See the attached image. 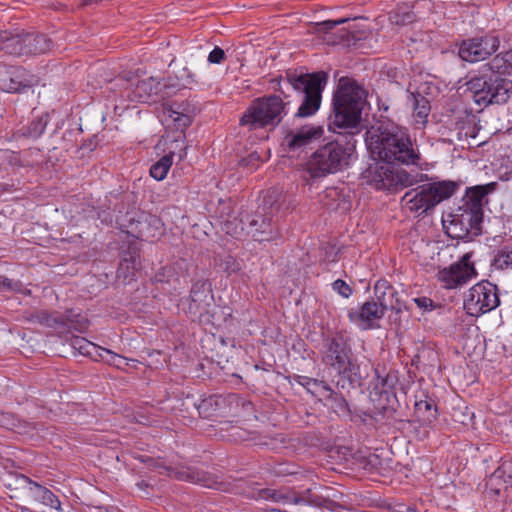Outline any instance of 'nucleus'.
<instances>
[{
  "instance_id": "1a4fd4ad",
  "label": "nucleus",
  "mask_w": 512,
  "mask_h": 512,
  "mask_svg": "<svg viewBox=\"0 0 512 512\" xmlns=\"http://www.w3.org/2000/svg\"><path fill=\"white\" fill-rule=\"evenodd\" d=\"M449 218L450 220H443V225L450 237L471 239L481 234L483 213L460 206L455 213L449 215Z\"/></svg>"
},
{
  "instance_id": "2eb2a0df",
  "label": "nucleus",
  "mask_w": 512,
  "mask_h": 512,
  "mask_svg": "<svg viewBox=\"0 0 512 512\" xmlns=\"http://www.w3.org/2000/svg\"><path fill=\"white\" fill-rule=\"evenodd\" d=\"M385 310L372 300L366 301L358 310H350L348 317L359 328L368 330L376 327V322L383 318Z\"/></svg>"
},
{
  "instance_id": "423d86ee",
  "label": "nucleus",
  "mask_w": 512,
  "mask_h": 512,
  "mask_svg": "<svg viewBox=\"0 0 512 512\" xmlns=\"http://www.w3.org/2000/svg\"><path fill=\"white\" fill-rule=\"evenodd\" d=\"M384 162L375 167L371 183L378 190L398 191L424 181L426 175L419 172H408L394 165Z\"/></svg>"
},
{
  "instance_id": "6e6552de",
  "label": "nucleus",
  "mask_w": 512,
  "mask_h": 512,
  "mask_svg": "<svg viewBox=\"0 0 512 512\" xmlns=\"http://www.w3.org/2000/svg\"><path fill=\"white\" fill-rule=\"evenodd\" d=\"M500 303L497 286L481 281L464 295V308L471 316H480L495 309Z\"/></svg>"
},
{
  "instance_id": "c9c22d12",
  "label": "nucleus",
  "mask_w": 512,
  "mask_h": 512,
  "mask_svg": "<svg viewBox=\"0 0 512 512\" xmlns=\"http://www.w3.org/2000/svg\"><path fill=\"white\" fill-rule=\"evenodd\" d=\"M493 266L501 270L512 269V248L500 249L493 260Z\"/></svg>"
},
{
  "instance_id": "0eeeda50",
  "label": "nucleus",
  "mask_w": 512,
  "mask_h": 512,
  "mask_svg": "<svg viewBox=\"0 0 512 512\" xmlns=\"http://www.w3.org/2000/svg\"><path fill=\"white\" fill-rule=\"evenodd\" d=\"M326 347L325 364L338 376L350 382L355 381L359 367L352 358V351L347 342L341 337H335L328 340Z\"/></svg>"
},
{
  "instance_id": "9d476101",
  "label": "nucleus",
  "mask_w": 512,
  "mask_h": 512,
  "mask_svg": "<svg viewBox=\"0 0 512 512\" xmlns=\"http://www.w3.org/2000/svg\"><path fill=\"white\" fill-rule=\"evenodd\" d=\"M499 47V37L494 34H486L464 40L459 47V56L466 62H480L488 59Z\"/></svg>"
},
{
  "instance_id": "f257e3e1",
  "label": "nucleus",
  "mask_w": 512,
  "mask_h": 512,
  "mask_svg": "<svg viewBox=\"0 0 512 512\" xmlns=\"http://www.w3.org/2000/svg\"><path fill=\"white\" fill-rule=\"evenodd\" d=\"M365 104V91L355 82L341 79L333 97V112L329 129L344 134L341 138L317 149L307 163L312 177L337 173L349 165L356 148L354 135L360 132L361 111Z\"/></svg>"
},
{
  "instance_id": "de8ad7c7",
  "label": "nucleus",
  "mask_w": 512,
  "mask_h": 512,
  "mask_svg": "<svg viewBox=\"0 0 512 512\" xmlns=\"http://www.w3.org/2000/svg\"><path fill=\"white\" fill-rule=\"evenodd\" d=\"M181 79H183V80H184V76H181ZM196 82H197V81H196V79H195L194 75H193V74L188 73V74H187V78L185 79V84H186V85H192V84H194V83H196Z\"/></svg>"
},
{
  "instance_id": "dca6fc26",
  "label": "nucleus",
  "mask_w": 512,
  "mask_h": 512,
  "mask_svg": "<svg viewBox=\"0 0 512 512\" xmlns=\"http://www.w3.org/2000/svg\"><path fill=\"white\" fill-rule=\"evenodd\" d=\"M497 182H490L485 185H476L466 189L462 199L463 207L477 213H483V206L487 203V195L497 189Z\"/></svg>"
},
{
  "instance_id": "ea45409f",
  "label": "nucleus",
  "mask_w": 512,
  "mask_h": 512,
  "mask_svg": "<svg viewBox=\"0 0 512 512\" xmlns=\"http://www.w3.org/2000/svg\"><path fill=\"white\" fill-rule=\"evenodd\" d=\"M349 19L348 18H341L338 20H327L321 23L317 24V29L319 32H328L332 29H334L337 25L346 23Z\"/></svg>"
},
{
  "instance_id": "a18cd8bd",
  "label": "nucleus",
  "mask_w": 512,
  "mask_h": 512,
  "mask_svg": "<svg viewBox=\"0 0 512 512\" xmlns=\"http://www.w3.org/2000/svg\"><path fill=\"white\" fill-rule=\"evenodd\" d=\"M414 302L419 308L430 309L432 307V300L427 297L415 298Z\"/></svg>"
},
{
  "instance_id": "72a5a7b5",
  "label": "nucleus",
  "mask_w": 512,
  "mask_h": 512,
  "mask_svg": "<svg viewBox=\"0 0 512 512\" xmlns=\"http://www.w3.org/2000/svg\"><path fill=\"white\" fill-rule=\"evenodd\" d=\"M100 351L101 352L99 353V358L102 361L119 369H124L129 365L130 361L134 362V360L123 357L109 349L102 348Z\"/></svg>"
},
{
  "instance_id": "6ab92c4d",
  "label": "nucleus",
  "mask_w": 512,
  "mask_h": 512,
  "mask_svg": "<svg viewBox=\"0 0 512 512\" xmlns=\"http://www.w3.org/2000/svg\"><path fill=\"white\" fill-rule=\"evenodd\" d=\"M375 299L374 303L382 307L383 310L395 309L398 302L394 288L386 281H379L374 286Z\"/></svg>"
},
{
  "instance_id": "a878e982",
  "label": "nucleus",
  "mask_w": 512,
  "mask_h": 512,
  "mask_svg": "<svg viewBox=\"0 0 512 512\" xmlns=\"http://www.w3.org/2000/svg\"><path fill=\"white\" fill-rule=\"evenodd\" d=\"M300 379L302 381H299V383L306 387L307 391L319 400L332 397L333 391L325 382L308 377H300Z\"/></svg>"
},
{
  "instance_id": "bb28decb",
  "label": "nucleus",
  "mask_w": 512,
  "mask_h": 512,
  "mask_svg": "<svg viewBox=\"0 0 512 512\" xmlns=\"http://www.w3.org/2000/svg\"><path fill=\"white\" fill-rule=\"evenodd\" d=\"M487 67L493 73L502 75L512 74V49L497 54L489 63H487Z\"/></svg>"
},
{
  "instance_id": "603ef678",
  "label": "nucleus",
  "mask_w": 512,
  "mask_h": 512,
  "mask_svg": "<svg viewBox=\"0 0 512 512\" xmlns=\"http://www.w3.org/2000/svg\"><path fill=\"white\" fill-rule=\"evenodd\" d=\"M131 264H132V270H135V260H133V261L131 262Z\"/></svg>"
},
{
  "instance_id": "864d4df0",
  "label": "nucleus",
  "mask_w": 512,
  "mask_h": 512,
  "mask_svg": "<svg viewBox=\"0 0 512 512\" xmlns=\"http://www.w3.org/2000/svg\"><path fill=\"white\" fill-rule=\"evenodd\" d=\"M495 478H496V476H495V475H494V476H492V477L490 478V482H493V481L495 480Z\"/></svg>"
},
{
  "instance_id": "473e14b6",
  "label": "nucleus",
  "mask_w": 512,
  "mask_h": 512,
  "mask_svg": "<svg viewBox=\"0 0 512 512\" xmlns=\"http://www.w3.org/2000/svg\"><path fill=\"white\" fill-rule=\"evenodd\" d=\"M173 162L172 155H165L156 163H154L150 168V175L157 181L163 180L168 171L171 168Z\"/></svg>"
},
{
  "instance_id": "f03ea898",
  "label": "nucleus",
  "mask_w": 512,
  "mask_h": 512,
  "mask_svg": "<svg viewBox=\"0 0 512 512\" xmlns=\"http://www.w3.org/2000/svg\"><path fill=\"white\" fill-rule=\"evenodd\" d=\"M326 80L327 75L324 72L308 74L288 71L279 82V90L283 98L280 95H270L254 100L241 117L240 124L248 126L250 130L278 125L289 111V96L283 90L288 86L302 96V103L296 116H312L320 108L321 93Z\"/></svg>"
},
{
  "instance_id": "2f4dec72",
  "label": "nucleus",
  "mask_w": 512,
  "mask_h": 512,
  "mask_svg": "<svg viewBox=\"0 0 512 512\" xmlns=\"http://www.w3.org/2000/svg\"><path fill=\"white\" fill-rule=\"evenodd\" d=\"M71 346L82 355H89L93 357H99L103 347L95 345L94 343L86 340L83 337H74L71 342Z\"/></svg>"
},
{
  "instance_id": "5701e85b",
  "label": "nucleus",
  "mask_w": 512,
  "mask_h": 512,
  "mask_svg": "<svg viewBox=\"0 0 512 512\" xmlns=\"http://www.w3.org/2000/svg\"><path fill=\"white\" fill-rule=\"evenodd\" d=\"M237 400V396L235 394H230L226 397L221 395L211 396L207 399L201 401L198 405V411L200 415L204 417H210L215 413L222 412V406L226 403H232Z\"/></svg>"
},
{
  "instance_id": "5fc2aeb1",
  "label": "nucleus",
  "mask_w": 512,
  "mask_h": 512,
  "mask_svg": "<svg viewBox=\"0 0 512 512\" xmlns=\"http://www.w3.org/2000/svg\"><path fill=\"white\" fill-rule=\"evenodd\" d=\"M2 187H3V186H2V185H0V190L2 189Z\"/></svg>"
},
{
  "instance_id": "20e7f679",
  "label": "nucleus",
  "mask_w": 512,
  "mask_h": 512,
  "mask_svg": "<svg viewBox=\"0 0 512 512\" xmlns=\"http://www.w3.org/2000/svg\"><path fill=\"white\" fill-rule=\"evenodd\" d=\"M456 190L457 184L453 181L424 184L406 192L402 202L411 212L422 215L450 198Z\"/></svg>"
},
{
  "instance_id": "58836bf2",
  "label": "nucleus",
  "mask_w": 512,
  "mask_h": 512,
  "mask_svg": "<svg viewBox=\"0 0 512 512\" xmlns=\"http://www.w3.org/2000/svg\"><path fill=\"white\" fill-rule=\"evenodd\" d=\"M332 287L334 291L344 298H349L352 294V288L341 279L334 281Z\"/></svg>"
},
{
  "instance_id": "8fccbe9b",
  "label": "nucleus",
  "mask_w": 512,
  "mask_h": 512,
  "mask_svg": "<svg viewBox=\"0 0 512 512\" xmlns=\"http://www.w3.org/2000/svg\"><path fill=\"white\" fill-rule=\"evenodd\" d=\"M249 159L252 161V160H259V156L257 153H252L250 156H249Z\"/></svg>"
},
{
  "instance_id": "e433bc0d",
  "label": "nucleus",
  "mask_w": 512,
  "mask_h": 512,
  "mask_svg": "<svg viewBox=\"0 0 512 512\" xmlns=\"http://www.w3.org/2000/svg\"><path fill=\"white\" fill-rule=\"evenodd\" d=\"M47 123V116H41L33 120L27 127L24 135L33 139L39 138L44 133Z\"/></svg>"
},
{
  "instance_id": "c85d7f7f",
  "label": "nucleus",
  "mask_w": 512,
  "mask_h": 512,
  "mask_svg": "<svg viewBox=\"0 0 512 512\" xmlns=\"http://www.w3.org/2000/svg\"><path fill=\"white\" fill-rule=\"evenodd\" d=\"M63 322L64 325L62 332H70L73 330L77 332H84L88 327L87 318L81 314H77L72 311H69L64 314Z\"/></svg>"
},
{
  "instance_id": "4468645a",
  "label": "nucleus",
  "mask_w": 512,
  "mask_h": 512,
  "mask_svg": "<svg viewBox=\"0 0 512 512\" xmlns=\"http://www.w3.org/2000/svg\"><path fill=\"white\" fill-rule=\"evenodd\" d=\"M17 484L25 489L28 495L36 502L46 507L55 509L57 512H63L61 502L58 497L48 488L31 480L29 477L20 474L16 477Z\"/></svg>"
},
{
  "instance_id": "37998d69",
  "label": "nucleus",
  "mask_w": 512,
  "mask_h": 512,
  "mask_svg": "<svg viewBox=\"0 0 512 512\" xmlns=\"http://www.w3.org/2000/svg\"><path fill=\"white\" fill-rule=\"evenodd\" d=\"M0 285H2L3 287H5L6 289H8L10 291L21 292L23 290V285L21 282L13 281L8 278H4L0 282Z\"/></svg>"
},
{
  "instance_id": "3c124183",
  "label": "nucleus",
  "mask_w": 512,
  "mask_h": 512,
  "mask_svg": "<svg viewBox=\"0 0 512 512\" xmlns=\"http://www.w3.org/2000/svg\"><path fill=\"white\" fill-rule=\"evenodd\" d=\"M379 408H380V409H382L383 411H385V410H386V406H385V404H380V407H379Z\"/></svg>"
},
{
  "instance_id": "393cba45",
  "label": "nucleus",
  "mask_w": 512,
  "mask_h": 512,
  "mask_svg": "<svg viewBox=\"0 0 512 512\" xmlns=\"http://www.w3.org/2000/svg\"><path fill=\"white\" fill-rule=\"evenodd\" d=\"M26 55L45 53L51 48V41L43 34L24 33Z\"/></svg>"
},
{
  "instance_id": "ddd939ff",
  "label": "nucleus",
  "mask_w": 512,
  "mask_h": 512,
  "mask_svg": "<svg viewBox=\"0 0 512 512\" xmlns=\"http://www.w3.org/2000/svg\"><path fill=\"white\" fill-rule=\"evenodd\" d=\"M33 85V76L24 68L0 63V90L17 93Z\"/></svg>"
},
{
  "instance_id": "7c9ffc66",
  "label": "nucleus",
  "mask_w": 512,
  "mask_h": 512,
  "mask_svg": "<svg viewBox=\"0 0 512 512\" xmlns=\"http://www.w3.org/2000/svg\"><path fill=\"white\" fill-rule=\"evenodd\" d=\"M414 115L419 118L418 122L424 124L430 111L429 101L420 94L412 93L409 98Z\"/></svg>"
},
{
  "instance_id": "a211bd4d",
  "label": "nucleus",
  "mask_w": 512,
  "mask_h": 512,
  "mask_svg": "<svg viewBox=\"0 0 512 512\" xmlns=\"http://www.w3.org/2000/svg\"><path fill=\"white\" fill-rule=\"evenodd\" d=\"M161 89L160 81L155 77L139 81L132 90H126L130 101L146 102L156 96Z\"/></svg>"
},
{
  "instance_id": "39448f33",
  "label": "nucleus",
  "mask_w": 512,
  "mask_h": 512,
  "mask_svg": "<svg viewBox=\"0 0 512 512\" xmlns=\"http://www.w3.org/2000/svg\"><path fill=\"white\" fill-rule=\"evenodd\" d=\"M467 90L478 105H501L512 102V80L502 77L477 76L467 83Z\"/></svg>"
},
{
  "instance_id": "49530a36",
  "label": "nucleus",
  "mask_w": 512,
  "mask_h": 512,
  "mask_svg": "<svg viewBox=\"0 0 512 512\" xmlns=\"http://www.w3.org/2000/svg\"><path fill=\"white\" fill-rule=\"evenodd\" d=\"M130 269V262L128 259H124L119 266L118 273L119 276L123 275L124 277H127Z\"/></svg>"
},
{
  "instance_id": "aec40b11",
  "label": "nucleus",
  "mask_w": 512,
  "mask_h": 512,
  "mask_svg": "<svg viewBox=\"0 0 512 512\" xmlns=\"http://www.w3.org/2000/svg\"><path fill=\"white\" fill-rule=\"evenodd\" d=\"M376 377L373 380L370 396L375 401V397H379L380 401L389 402L392 390L395 384V378L390 375L381 376L379 371L375 370Z\"/></svg>"
},
{
  "instance_id": "a19ab883",
  "label": "nucleus",
  "mask_w": 512,
  "mask_h": 512,
  "mask_svg": "<svg viewBox=\"0 0 512 512\" xmlns=\"http://www.w3.org/2000/svg\"><path fill=\"white\" fill-rule=\"evenodd\" d=\"M171 117H173V120L177 128H186L191 123V119L189 116L180 114L178 112H172Z\"/></svg>"
},
{
  "instance_id": "b1692460",
  "label": "nucleus",
  "mask_w": 512,
  "mask_h": 512,
  "mask_svg": "<svg viewBox=\"0 0 512 512\" xmlns=\"http://www.w3.org/2000/svg\"><path fill=\"white\" fill-rule=\"evenodd\" d=\"M29 321L62 332L64 325V314L59 312L49 313L47 311H37L31 314Z\"/></svg>"
},
{
  "instance_id": "412c9836",
  "label": "nucleus",
  "mask_w": 512,
  "mask_h": 512,
  "mask_svg": "<svg viewBox=\"0 0 512 512\" xmlns=\"http://www.w3.org/2000/svg\"><path fill=\"white\" fill-rule=\"evenodd\" d=\"M246 495L249 498L272 500L283 504H297L301 501L296 496L270 489H252L251 491L246 492Z\"/></svg>"
},
{
  "instance_id": "cd10ccee",
  "label": "nucleus",
  "mask_w": 512,
  "mask_h": 512,
  "mask_svg": "<svg viewBox=\"0 0 512 512\" xmlns=\"http://www.w3.org/2000/svg\"><path fill=\"white\" fill-rule=\"evenodd\" d=\"M168 475L169 476L173 475L180 480L201 483L206 487H210V488L214 487L216 489L226 490L225 488L221 487L222 483H217V482L211 483L210 481L206 480L204 478V476L200 475V473H198V472L195 473L193 471H190L189 469L182 470V471H176V470L171 469V470H168Z\"/></svg>"
},
{
  "instance_id": "7ed1b4c3",
  "label": "nucleus",
  "mask_w": 512,
  "mask_h": 512,
  "mask_svg": "<svg viewBox=\"0 0 512 512\" xmlns=\"http://www.w3.org/2000/svg\"><path fill=\"white\" fill-rule=\"evenodd\" d=\"M366 145L374 156L387 163L410 165L415 164L419 158L408 130L397 125L368 132Z\"/></svg>"
},
{
  "instance_id": "f3484780",
  "label": "nucleus",
  "mask_w": 512,
  "mask_h": 512,
  "mask_svg": "<svg viewBox=\"0 0 512 512\" xmlns=\"http://www.w3.org/2000/svg\"><path fill=\"white\" fill-rule=\"evenodd\" d=\"M323 135L320 126L305 125L298 130L289 132L285 137L286 145L290 150H301Z\"/></svg>"
},
{
  "instance_id": "79ce46f5",
  "label": "nucleus",
  "mask_w": 512,
  "mask_h": 512,
  "mask_svg": "<svg viewBox=\"0 0 512 512\" xmlns=\"http://www.w3.org/2000/svg\"><path fill=\"white\" fill-rule=\"evenodd\" d=\"M224 57V50L220 47H215L208 55V62L212 64H220Z\"/></svg>"
},
{
  "instance_id": "9b49d317",
  "label": "nucleus",
  "mask_w": 512,
  "mask_h": 512,
  "mask_svg": "<svg viewBox=\"0 0 512 512\" xmlns=\"http://www.w3.org/2000/svg\"><path fill=\"white\" fill-rule=\"evenodd\" d=\"M472 253H465L461 259L447 268L440 270L437 279L447 289H454L467 283L477 276V271L471 263Z\"/></svg>"
},
{
  "instance_id": "4c0bfd02",
  "label": "nucleus",
  "mask_w": 512,
  "mask_h": 512,
  "mask_svg": "<svg viewBox=\"0 0 512 512\" xmlns=\"http://www.w3.org/2000/svg\"><path fill=\"white\" fill-rule=\"evenodd\" d=\"M222 229L229 235L233 237H239L241 232L243 231V227L239 222L226 220L222 223Z\"/></svg>"
},
{
  "instance_id": "c756f323",
  "label": "nucleus",
  "mask_w": 512,
  "mask_h": 512,
  "mask_svg": "<svg viewBox=\"0 0 512 512\" xmlns=\"http://www.w3.org/2000/svg\"><path fill=\"white\" fill-rule=\"evenodd\" d=\"M4 51L10 55H26V43L24 34H12L7 32L5 37Z\"/></svg>"
},
{
  "instance_id": "f8f14e48",
  "label": "nucleus",
  "mask_w": 512,
  "mask_h": 512,
  "mask_svg": "<svg viewBox=\"0 0 512 512\" xmlns=\"http://www.w3.org/2000/svg\"><path fill=\"white\" fill-rule=\"evenodd\" d=\"M211 300L210 288L205 282L198 281L192 286L187 312L191 315L193 320H198L199 322L209 320Z\"/></svg>"
},
{
  "instance_id": "c03bdc74",
  "label": "nucleus",
  "mask_w": 512,
  "mask_h": 512,
  "mask_svg": "<svg viewBox=\"0 0 512 512\" xmlns=\"http://www.w3.org/2000/svg\"><path fill=\"white\" fill-rule=\"evenodd\" d=\"M13 154L7 150L0 151V170L5 169L8 164H10V160Z\"/></svg>"
},
{
  "instance_id": "09e8293b",
  "label": "nucleus",
  "mask_w": 512,
  "mask_h": 512,
  "mask_svg": "<svg viewBox=\"0 0 512 512\" xmlns=\"http://www.w3.org/2000/svg\"><path fill=\"white\" fill-rule=\"evenodd\" d=\"M5 37H7V31H0V50L4 51Z\"/></svg>"
},
{
  "instance_id": "f704fd0d",
  "label": "nucleus",
  "mask_w": 512,
  "mask_h": 512,
  "mask_svg": "<svg viewBox=\"0 0 512 512\" xmlns=\"http://www.w3.org/2000/svg\"><path fill=\"white\" fill-rule=\"evenodd\" d=\"M391 23L395 25H406L412 23L415 19V14L407 6L399 7L393 11L389 17Z\"/></svg>"
},
{
  "instance_id": "4be33fe9",
  "label": "nucleus",
  "mask_w": 512,
  "mask_h": 512,
  "mask_svg": "<svg viewBox=\"0 0 512 512\" xmlns=\"http://www.w3.org/2000/svg\"><path fill=\"white\" fill-rule=\"evenodd\" d=\"M249 228V233L258 241H269L272 239L273 226L270 218L255 215L249 221Z\"/></svg>"
}]
</instances>
